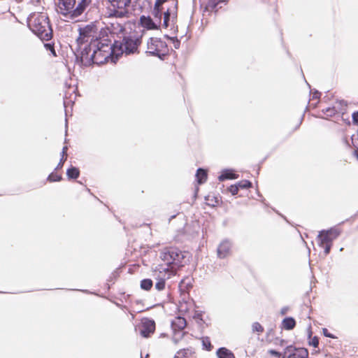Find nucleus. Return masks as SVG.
<instances>
[{"instance_id":"obj_1","label":"nucleus","mask_w":358,"mask_h":358,"mask_svg":"<svg viewBox=\"0 0 358 358\" xmlns=\"http://www.w3.org/2000/svg\"><path fill=\"white\" fill-rule=\"evenodd\" d=\"M101 45H97L96 47L92 45L94 48V57H95L97 64H101L108 62L109 59L113 60L114 57L117 59L123 53L131 54L137 50L140 43V40L137 38L124 37L122 42L115 41L111 43L109 38H103L101 42Z\"/></svg>"},{"instance_id":"obj_2","label":"nucleus","mask_w":358,"mask_h":358,"mask_svg":"<svg viewBox=\"0 0 358 358\" xmlns=\"http://www.w3.org/2000/svg\"><path fill=\"white\" fill-rule=\"evenodd\" d=\"M99 23L91 22L84 27H80L78 29L79 36L77 41L80 44L90 42L89 52H92L90 58L94 63H96L95 57H94V48L92 47L94 45L96 47L97 45H101V42L103 41V38H108V29L99 28Z\"/></svg>"},{"instance_id":"obj_3","label":"nucleus","mask_w":358,"mask_h":358,"mask_svg":"<svg viewBox=\"0 0 358 358\" xmlns=\"http://www.w3.org/2000/svg\"><path fill=\"white\" fill-rule=\"evenodd\" d=\"M163 264L157 267H162L166 272L174 275L176 271L183 266L188 261V253L176 248H165L160 254Z\"/></svg>"},{"instance_id":"obj_4","label":"nucleus","mask_w":358,"mask_h":358,"mask_svg":"<svg viewBox=\"0 0 358 358\" xmlns=\"http://www.w3.org/2000/svg\"><path fill=\"white\" fill-rule=\"evenodd\" d=\"M30 29L43 41H49L52 36V30L47 15L43 13H34L28 18Z\"/></svg>"},{"instance_id":"obj_5","label":"nucleus","mask_w":358,"mask_h":358,"mask_svg":"<svg viewBox=\"0 0 358 358\" xmlns=\"http://www.w3.org/2000/svg\"><path fill=\"white\" fill-rule=\"evenodd\" d=\"M131 0H108V15L116 20L129 19L131 15L130 3Z\"/></svg>"},{"instance_id":"obj_6","label":"nucleus","mask_w":358,"mask_h":358,"mask_svg":"<svg viewBox=\"0 0 358 358\" xmlns=\"http://www.w3.org/2000/svg\"><path fill=\"white\" fill-rule=\"evenodd\" d=\"M168 2L169 6L164 12L163 24L164 28L174 27L178 13V1L176 0H156L155 5L157 7L164 8V4Z\"/></svg>"},{"instance_id":"obj_7","label":"nucleus","mask_w":358,"mask_h":358,"mask_svg":"<svg viewBox=\"0 0 358 358\" xmlns=\"http://www.w3.org/2000/svg\"><path fill=\"white\" fill-rule=\"evenodd\" d=\"M168 52L166 43L159 38H150L147 42L146 52L154 56L161 57Z\"/></svg>"},{"instance_id":"obj_8","label":"nucleus","mask_w":358,"mask_h":358,"mask_svg":"<svg viewBox=\"0 0 358 358\" xmlns=\"http://www.w3.org/2000/svg\"><path fill=\"white\" fill-rule=\"evenodd\" d=\"M153 276L157 280L155 287L158 290L164 289L165 287V280L169 279L173 274L166 272L164 268L156 266L153 271Z\"/></svg>"},{"instance_id":"obj_9","label":"nucleus","mask_w":358,"mask_h":358,"mask_svg":"<svg viewBox=\"0 0 358 358\" xmlns=\"http://www.w3.org/2000/svg\"><path fill=\"white\" fill-rule=\"evenodd\" d=\"M76 4V0H59V12L66 17L73 20L72 12Z\"/></svg>"},{"instance_id":"obj_10","label":"nucleus","mask_w":358,"mask_h":358,"mask_svg":"<svg viewBox=\"0 0 358 358\" xmlns=\"http://www.w3.org/2000/svg\"><path fill=\"white\" fill-rule=\"evenodd\" d=\"M340 232L337 229H331L328 231H322L318 235L320 245L331 243L337 238Z\"/></svg>"},{"instance_id":"obj_11","label":"nucleus","mask_w":358,"mask_h":358,"mask_svg":"<svg viewBox=\"0 0 358 358\" xmlns=\"http://www.w3.org/2000/svg\"><path fill=\"white\" fill-rule=\"evenodd\" d=\"M77 5L76 4L74 10L72 12L73 20L80 16L86 9L90 6L92 0H76Z\"/></svg>"},{"instance_id":"obj_12","label":"nucleus","mask_w":358,"mask_h":358,"mask_svg":"<svg viewBox=\"0 0 358 358\" xmlns=\"http://www.w3.org/2000/svg\"><path fill=\"white\" fill-rule=\"evenodd\" d=\"M155 329V322L150 320H145L143 321L140 329L141 335L144 338H148L152 334Z\"/></svg>"},{"instance_id":"obj_13","label":"nucleus","mask_w":358,"mask_h":358,"mask_svg":"<svg viewBox=\"0 0 358 358\" xmlns=\"http://www.w3.org/2000/svg\"><path fill=\"white\" fill-rule=\"evenodd\" d=\"M140 22L142 27L148 30L158 29L160 26L150 16H141Z\"/></svg>"},{"instance_id":"obj_14","label":"nucleus","mask_w":358,"mask_h":358,"mask_svg":"<svg viewBox=\"0 0 358 358\" xmlns=\"http://www.w3.org/2000/svg\"><path fill=\"white\" fill-rule=\"evenodd\" d=\"M120 22H114L111 23V34H122L125 30V25L128 21V19L119 20Z\"/></svg>"},{"instance_id":"obj_15","label":"nucleus","mask_w":358,"mask_h":358,"mask_svg":"<svg viewBox=\"0 0 358 358\" xmlns=\"http://www.w3.org/2000/svg\"><path fill=\"white\" fill-rule=\"evenodd\" d=\"M231 249V244L229 241H223L217 248V255L220 258H224L229 254Z\"/></svg>"},{"instance_id":"obj_16","label":"nucleus","mask_w":358,"mask_h":358,"mask_svg":"<svg viewBox=\"0 0 358 358\" xmlns=\"http://www.w3.org/2000/svg\"><path fill=\"white\" fill-rule=\"evenodd\" d=\"M164 10H165V8L157 7L155 5L154 6V8H153V11H152L153 17H152V18L159 26L161 25L162 16V13L164 14V12L165 11Z\"/></svg>"},{"instance_id":"obj_17","label":"nucleus","mask_w":358,"mask_h":358,"mask_svg":"<svg viewBox=\"0 0 358 358\" xmlns=\"http://www.w3.org/2000/svg\"><path fill=\"white\" fill-rule=\"evenodd\" d=\"M187 323L185 318L182 317H177L175 318V320L172 322V327L173 328L176 330H182L186 327Z\"/></svg>"},{"instance_id":"obj_18","label":"nucleus","mask_w":358,"mask_h":358,"mask_svg":"<svg viewBox=\"0 0 358 358\" xmlns=\"http://www.w3.org/2000/svg\"><path fill=\"white\" fill-rule=\"evenodd\" d=\"M216 354L218 358H236L234 353L226 348H219Z\"/></svg>"},{"instance_id":"obj_19","label":"nucleus","mask_w":358,"mask_h":358,"mask_svg":"<svg viewBox=\"0 0 358 358\" xmlns=\"http://www.w3.org/2000/svg\"><path fill=\"white\" fill-rule=\"evenodd\" d=\"M308 352L306 348H294V352L290 354L289 358H307Z\"/></svg>"},{"instance_id":"obj_20","label":"nucleus","mask_w":358,"mask_h":358,"mask_svg":"<svg viewBox=\"0 0 358 358\" xmlns=\"http://www.w3.org/2000/svg\"><path fill=\"white\" fill-rule=\"evenodd\" d=\"M282 327L286 330L293 329L296 325V322L292 317H286L282 320Z\"/></svg>"},{"instance_id":"obj_21","label":"nucleus","mask_w":358,"mask_h":358,"mask_svg":"<svg viewBox=\"0 0 358 358\" xmlns=\"http://www.w3.org/2000/svg\"><path fill=\"white\" fill-rule=\"evenodd\" d=\"M196 177L198 183L202 184L204 182H206V180L207 179V173L205 170H203L202 169H199L197 170Z\"/></svg>"},{"instance_id":"obj_22","label":"nucleus","mask_w":358,"mask_h":358,"mask_svg":"<svg viewBox=\"0 0 358 358\" xmlns=\"http://www.w3.org/2000/svg\"><path fill=\"white\" fill-rule=\"evenodd\" d=\"M67 176L69 178H77L79 176V171L75 167L69 169L66 172Z\"/></svg>"},{"instance_id":"obj_23","label":"nucleus","mask_w":358,"mask_h":358,"mask_svg":"<svg viewBox=\"0 0 358 358\" xmlns=\"http://www.w3.org/2000/svg\"><path fill=\"white\" fill-rule=\"evenodd\" d=\"M233 178H236V176L234 173H231L229 171H224L223 172L220 176H219V180L220 181H223L226 179H233Z\"/></svg>"},{"instance_id":"obj_24","label":"nucleus","mask_w":358,"mask_h":358,"mask_svg":"<svg viewBox=\"0 0 358 358\" xmlns=\"http://www.w3.org/2000/svg\"><path fill=\"white\" fill-rule=\"evenodd\" d=\"M152 287V281L150 279H144L141 282V287L145 290H150Z\"/></svg>"},{"instance_id":"obj_25","label":"nucleus","mask_w":358,"mask_h":358,"mask_svg":"<svg viewBox=\"0 0 358 358\" xmlns=\"http://www.w3.org/2000/svg\"><path fill=\"white\" fill-rule=\"evenodd\" d=\"M252 330L253 332L262 333L264 328L259 322H254L252 325Z\"/></svg>"},{"instance_id":"obj_26","label":"nucleus","mask_w":358,"mask_h":358,"mask_svg":"<svg viewBox=\"0 0 358 358\" xmlns=\"http://www.w3.org/2000/svg\"><path fill=\"white\" fill-rule=\"evenodd\" d=\"M224 0H209L208 7L212 9L215 8L220 2H224Z\"/></svg>"},{"instance_id":"obj_27","label":"nucleus","mask_w":358,"mask_h":358,"mask_svg":"<svg viewBox=\"0 0 358 358\" xmlns=\"http://www.w3.org/2000/svg\"><path fill=\"white\" fill-rule=\"evenodd\" d=\"M237 185L238 186V188L246 189V188H248L249 187H250L251 183H250V182H249L248 180H242V181L239 182L237 184Z\"/></svg>"},{"instance_id":"obj_28","label":"nucleus","mask_w":358,"mask_h":358,"mask_svg":"<svg viewBox=\"0 0 358 358\" xmlns=\"http://www.w3.org/2000/svg\"><path fill=\"white\" fill-rule=\"evenodd\" d=\"M202 343H203V347L207 350H208V351L211 350L213 347H212V345L210 344V341H209V339L208 338L203 339Z\"/></svg>"},{"instance_id":"obj_29","label":"nucleus","mask_w":358,"mask_h":358,"mask_svg":"<svg viewBox=\"0 0 358 358\" xmlns=\"http://www.w3.org/2000/svg\"><path fill=\"white\" fill-rule=\"evenodd\" d=\"M62 179V177L54 173H51L48 176V180L50 182H55V181H59Z\"/></svg>"},{"instance_id":"obj_30","label":"nucleus","mask_w":358,"mask_h":358,"mask_svg":"<svg viewBox=\"0 0 358 358\" xmlns=\"http://www.w3.org/2000/svg\"><path fill=\"white\" fill-rule=\"evenodd\" d=\"M238 186L237 185H231L230 187H229V192L233 194V195H235L238 193Z\"/></svg>"},{"instance_id":"obj_31","label":"nucleus","mask_w":358,"mask_h":358,"mask_svg":"<svg viewBox=\"0 0 358 358\" xmlns=\"http://www.w3.org/2000/svg\"><path fill=\"white\" fill-rule=\"evenodd\" d=\"M310 345H313L315 348H317L319 345V341L317 337H314L311 341H310Z\"/></svg>"},{"instance_id":"obj_32","label":"nucleus","mask_w":358,"mask_h":358,"mask_svg":"<svg viewBox=\"0 0 358 358\" xmlns=\"http://www.w3.org/2000/svg\"><path fill=\"white\" fill-rule=\"evenodd\" d=\"M321 246L324 248L325 254L326 255L329 254V252L330 251V249H331V243H327V244H324V245H321Z\"/></svg>"},{"instance_id":"obj_33","label":"nucleus","mask_w":358,"mask_h":358,"mask_svg":"<svg viewBox=\"0 0 358 358\" xmlns=\"http://www.w3.org/2000/svg\"><path fill=\"white\" fill-rule=\"evenodd\" d=\"M66 160V157H62V158H61V159H60V162H59V164L57 165V166L56 169H58L62 168V166H63L64 162Z\"/></svg>"},{"instance_id":"obj_34","label":"nucleus","mask_w":358,"mask_h":358,"mask_svg":"<svg viewBox=\"0 0 358 358\" xmlns=\"http://www.w3.org/2000/svg\"><path fill=\"white\" fill-rule=\"evenodd\" d=\"M352 119H353L354 122L358 124V111L353 113Z\"/></svg>"},{"instance_id":"obj_35","label":"nucleus","mask_w":358,"mask_h":358,"mask_svg":"<svg viewBox=\"0 0 358 358\" xmlns=\"http://www.w3.org/2000/svg\"><path fill=\"white\" fill-rule=\"evenodd\" d=\"M323 334L325 336L327 337H329V338H334L333 335H331V334H329L328 332V330L327 329H323Z\"/></svg>"},{"instance_id":"obj_36","label":"nucleus","mask_w":358,"mask_h":358,"mask_svg":"<svg viewBox=\"0 0 358 358\" xmlns=\"http://www.w3.org/2000/svg\"><path fill=\"white\" fill-rule=\"evenodd\" d=\"M67 149L68 148L66 146H64L62 149V155L63 157H66V152H67Z\"/></svg>"},{"instance_id":"obj_37","label":"nucleus","mask_w":358,"mask_h":358,"mask_svg":"<svg viewBox=\"0 0 358 358\" xmlns=\"http://www.w3.org/2000/svg\"><path fill=\"white\" fill-rule=\"evenodd\" d=\"M287 310H288V308L287 307H284V308H282L281 309L280 313H281L282 315H285V314L287 313Z\"/></svg>"},{"instance_id":"obj_38","label":"nucleus","mask_w":358,"mask_h":358,"mask_svg":"<svg viewBox=\"0 0 358 358\" xmlns=\"http://www.w3.org/2000/svg\"><path fill=\"white\" fill-rule=\"evenodd\" d=\"M184 353L185 352L184 351H179L178 352L177 355H176V357H180L182 356H184Z\"/></svg>"},{"instance_id":"obj_39","label":"nucleus","mask_w":358,"mask_h":358,"mask_svg":"<svg viewBox=\"0 0 358 358\" xmlns=\"http://www.w3.org/2000/svg\"><path fill=\"white\" fill-rule=\"evenodd\" d=\"M269 352H270V354H271L273 355H275V356H279L280 355V354L278 352H276L275 350H270Z\"/></svg>"},{"instance_id":"obj_40","label":"nucleus","mask_w":358,"mask_h":358,"mask_svg":"<svg viewBox=\"0 0 358 358\" xmlns=\"http://www.w3.org/2000/svg\"><path fill=\"white\" fill-rule=\"evenodd\" d=\"M292 346H288L286 350H287V351L290 352L292 350Z\"/></svg>"},{"instance_id":"obj_41","label":"nucleus","mask_w":358,"mask_h":358,"mask_svg":"<svg viewBox=\"0 0 358 358\" xmlns=\"http://www.w3.org/2000/svg\"><path fill=\"white\" fill-rule=\"evenodd\" d=\"M141 358H143V357H141Z\"/></svg>"}]
</instances>
